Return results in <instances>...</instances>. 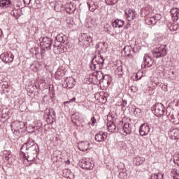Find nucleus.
<instances>
[{
  "instance_id": "obj_2",
  "label": "nucleus",
  "mask_w": 179,
  "mask_h": 179,
  "mask_svg": "<svg viewBox=\"0 0 179 179\" xmlns=\"http://www.w3.org/2000/svg\"><path fill=\"white\" fill-rule=\"evenodd\" d=\"M80 165L84 170H92L94 167V162L90 158H83L80 162Z\"/></svg>"
},
{
  "instance_id": "obj_34",
  "label": "nucleus",
  "mask_w": 179,
  "mask_h": 179,
  "mask_svg": "<svg viewBox=\"0 0 179 179\" xmlns=\"http://www.w3.org/2000/svg\"><path fill=\"white\" fill-rule=\"evenodd\" d=\"M11 16H13L14 17H16V19L19 18V11L17 10H13L10 13Z\"/></svg>"
},
{
  "instance_id": "obj_43",
  "label": "nucleus",
  "mask_w": 179,
  "mask_h": 179,
  "mask_svg": "<svg viewBox=\"0 0 179 179\" xmlns=\"http://www.w3.org/2000/svg\"><path fill=\"white\" fill-rule=\"evenodd\" d=\"M73 101H76V98L73 97V99H70L69 101H65L64 104H66V103H73Z\"/></svg>"
},
{
  "instance_id": "obj_8",
  "label": "nucleus",
  "mask_w": 179,
  "mask_h": 179,
  "mask_svg": "<svg viewBox=\"0 0 179 179\" xmlns=\"http://www.w3.org/2000/svg\"><path fill=\"white\" fill-rule=\"evenodd\" d=\"M122 54L124 55V57H127L129 59H132V58H134V55H135V52L131 46H126L124 48Z\"/></svg>"
},
{
  "instance_id": "obj_41",
  "label": "nucleus",
  "mask_w": 179,
  "mask_h": 179,
  "mask_svg": "<svg viewBox=\"0 0 179 179\" xmlns=\"http://www.w3.org/2000/svg\"><path fill=\"white\" fill-rule=\"evenodd\" d=\"M152 83H154V85H155V86H157V85H159L160 83V82L159 81V78L155 77L152 78Z\"/></svg>"
},
{
  "instance_id": "obj_38",
  "label": "nucleus",
  "mask_w": 179,
  "mask_h": 179,
  "mask_svg": "<svg viewBox=\"0 0 179 179\" xmlns=\"http://www.w3.org/2000/svg\"><path fill=\"white\" fill-rule=\"evenodd\" d=\"M115 73H117V75H122V66H117L115 69Z\"/></svg>"
},
{
  "instance_id": "obj_15",
  "label": "nucleus",
  "mask_w": 179,
  "mask_h": 179,
  "mask_svg": "<svg viewBox=\"0 0 179 179\" xmlns=\"http://www.w3.org/2000/svg\"><path fill=\"white\" fill-rule=\"evenodd\" d=\"M65 9L67 13H73L76 10V4L72 2L66 3L65 5Z\"/></svg>"
},
{
  "instance_id": "obj_22",
  "label": "nucleus",
  "mask_w": 179,
  "mask_h": 179,
  "mask_svg": "<svg viewBox=\"0 0 179 179\" xmlns=\"http://www.w3.org/2000/svg\"><path fill=\"white\" fill-rule=\"evenodd\" d=\"M11 1L10 0H0V8L2 9H6L10 6Z\"/></svg>"
},
{
  "instance_id": "obj_1",
  "label": "nucleus",
  "mask_w": 179,
  "mask_h": 179,
  "mask_svg": "<svg viewBox=\"0 0 179 179\" xmlns=\"http://www.w3.org/2000/svg\"><path fill=\"white\" fill-rule=\"evenodd\" d=\"M104 64V59L103 57L98 55L95 56L92 59V64L90 65L92 69H100V68L103 67V64Z\"/></svg>"
},
{
  "instance_id": "obj_53",
  "label": "nucleus",
  "mask_w": 179,
  "mask_h": 179,
  "mask_svg": "<svg viewBox=\"0 0 179 179\" xmlns=\"http://www.w3.org/2000/svg\"><path fill=\"white\" fill-rule=\"evenodd\" d=\"M94 78L96 79V76H94Z\"/></svg>"
},
{
  "instance_id": "obj_52",
  "label": "nucleus",
  "mask_w": 179,
  "mask_h": 179,
  "mask_svg": "<svg viewBox=\"0 0 179 179\" xmlns=\"http://www.w3.org/2000/svg\"><path fill=\"white\" fill-rule=\"evenodd\" d=\"M2 36V30L0 29V37Z\"/></svg>"
},
{
  "instance_id": "obj_19",
  "label": "nucleus",
  "mask_w": 179,
  "mask_h": 179,
  "mask_svg": "<svg viewBox=\"0 0 179 179\" xmlns=\"http://www.w3.org/2000/svg\"><path fill=\"white\" fill-rule=\"evenodd\" d=\"M169 135L171 139H179V130L177 129H173L171 131H169Z\"/></svg>"
},
{
  "instance_id": "obj_28",
  "label": "nucleus",
  "mask_w": 179,
  "mask_h": 179,
  "mask_svg": "<svg viewBox=\"0 0 179 179\" xmlns=\"http://www.w3.org/2000/svg\"><path fill=\"white\" fill-rule=\"evenodd\" d=\"M27 148L28 150L32 151L33 153H36L37 152V145H36L34 143H33L31 145L30 143H27Z\"/></svg>"
},
{
  "instance_id": "obj_39",
  "label": "nucleus",
  "mask_w": 179,
  "mask_h": 179,
  "mask_svg": "<svg viewBox=\"0 0 179 179\" xmlns=\"http://www.w3.org/2000/svg\"><path fill=\"white\" fill-rule=\"evenodd\" d=\"M152 17H153L154 20H155L156 22H159V21L162 20V15H160V14H156Z\"/></svg>"
},
{
  "instance_id": "obj_12",
  "label": "nucleus",
  "mask_w": 179,
  "mask_h": 179,
  "mask_svg": "<svg viewBox=\"0 0 179 179\" xmlns=\"http://www.w3.org/2000/svg\"><path fill=\"white\" fill-rule=\"evenodd\" d=\"M139 132L141 136L148 135L149 132H150V127L146 124H143L140 126Z\"/></svg>"
},
{
  "instance_id": "obj_45",
  "label": "nucleus",
  "mask_w": 179,
  "mask_h": 179,
  "mask_svg": "<svg viewBox=\"0 0 179 179\" xmlns=\"http://www.w3.org/2000/svg\"><path fill=\"white\" fill-rule=\"evenodd\" d=\"M23 1L25 5H29L30 2H31V0H23Z\"/></svg>"
},
{
  "instance_id": "obj_49",
  "label": "nucleus",
  "mask_w": 179,
  "mask_h": 179,
  "mask_svg": "<svg viewBox=\"0 0 179 179\" xmlns=\"http://www.w3.org/2000/svg\"><path fill=\"white\" fill-rule=\"evenodd\" d=\"M66 25H67V27H69V29H71V28L72 27V23L68 22V23L66 24Z\"/></svg>"
},
{
  "instance_id": "obj_7",
  "label": "nucleus",
  "mask_w": 179,
  "mask_h": 179,
  "mask_svg": "<svg viewBox=\"0 0 179 179\" xmlns=\"http://www.w3.org/2000/svg\"><path fill=\"white\" fill-rule=\"evenodd\" d=\"M15 57L10 52H6L0 55V59L5 64H10V62H13V58Z\"/></svg>"
},
{
  "instance_id": "obj_21",
  "label": "nucleus",
  "mask_w": 179,
  "mask_h": 179,
  "mask_svg": "<svg viewBox=\"0 0 179 179\" xmlns=\"http://www.w3.org/2000/svg\"><path fill=\"white\" fill-rule=\"evenodd\" d=\"M113 27L121 28L124 26V20L116 19L112 22Z\"/></svg>"
},
{
  "instance_id": "obj_6",
  "label": "nucleus",
  "mask_w": 179,
  "mask_h": 179,
  "mask_svg": "<svg viewBox=\"0 0 179 179\" xmlns=\"http://www.w3.org/2000/svg\"><path fill=\"white\" fill-rule=\"evenodd\" d=\"M51 39L48 37H43L41 41V47L44 51L51 50Z\"/></svg>"
},
{
  "instance_id": "obj_29",
  "label": "nucleus",
  "mask_w": 179,
  "mask_h": 179,
  "mask_svg": "<svg viewBox=\"0 0 179 179\" xmlns=\"http://www.w3.org/2000/svg\"><path fill=\"white\" fill-rule=\"evenodd\" d=\"M150 179H164V173H157L151 176Z\"/></svg>"
},
{
  "instance_id": "obj_10",
  "label": "nucleus",
  "mask_w": 179,
  "mask_h": 179,
  "mask_svg": "<svg viewBox=\"0 0 179 179\" xmlns=\"http://www.w3.org/2000/svg\"><path fill=\"white\" fill-rule=\"evenodd\" d=\"M125 15L127 16V20H128V22H131V20H134V19L136 17V16H138L136 12L131 8H127L125 10Z\"/></svg>"
},
{
  "instance_id": "obj_42",
  "label": "nucleus",
  "mask_w": 179,
  "mask_h": 179,
  "mask_svg": "<svg viewBox=\"0 0 179 179\" xmlns=\"http://www.w3.org/2000/svg\"><path fill=\"white\" fill-rule=\"evenodd\" d=\"M178 175V172H177V169H174L171 171V176L173 177V176H177Z\"/></svg>"
},
{
  "instance_id": "obj_48",
  "label": "nucleus",
  "mask_w": 179,
  "mask_h": 179,
  "mask_svg": "<svg viewBox=\"0 0 179 179\" xmlns=\"http://www.w3.org/2000/svg\"><path fill=\"white\" fill-rule=\"evenodd\" d=\"M58 8V5L55 4V10H57V12H59V10H61V8Z\"/></svg>"
},
{
  "instance_id": "obj_4",
  "label": "nucleus",
  "mask_w": 179,
  "mask_h": 179,
  "mask_svg": "<svg viewBox=\"0 0 179 179\" xmlns=\"http://www.w3.org/2000/svg\"><path fill=\"white\" fill-rule=\"evenodd\" d=\"M152 111L157 117H162L164 114V106L161 103H156L152 106Z\"/></svg>"
},
{
  "instance_id": "obj_35",
  "label": "nucleus",
  "mask_w": 179,
  "mask_h": 179,
  "mask_svg": "<svg viewBox=\"0 0 179 179\" xmlns=\"http://www.w3.org/2000/svg\"><path fill=\"white\" fill-rule=\"evenodd\" d=\"M56 40L59 43H62L63 44H65V40L64 39V36H61V35H57L56 36Z\"/></svg>"
},
{
  "instance_id": "obj_9",
  "label": "nucleus",
  "mask_w": 179,
  "mask_h": 179,
  "mask_svg": "<svg viewBox=\"0 0 179 179\" xmlns=\"http://www.w3.org/2000/svg\"><path fill=\"white\" fill-rule=\"evenodd\" d=\"M99 24V19L97 17H89L87 19V24L90 29H94Z\"/></svg>"
},
{
  "instance_id": "obj_37",
  "label": "nucleus",
  "mask_w": 179,
  "mask_h": 179,
  "mask_svg": "<svg viewBox=\"0 0 179 179\" xmlns=\"http://www.w3.org/2000/svg\"><path fill=\"white\" fill-rule=\"evenodd\" d=\"M118 0H106V5H115Z\"/></svg>"
},
{
  "instance_id": "obj_33",
  "label": "nucleus",
  "mask_w": 179,
  "mask_h": 179,
  "mask_svg": "<svg viewBox=\"0 0 179 179\" xmlns=\"http://www.w3.org/2000/svg\"><path fill=\"white\" fill-rule=\"evenodd\" d=\"M153 22H155V18H153V17H148L145 19V23L146 24H148V26L153 24Z\"/></svg>"
},
{
  "instance_id": "obj_55",
  "label": "nucleus",
  "mask_w": 179,
  "mask_h": 179,
  "mask_svg": "<svg viewBox=\"0 0 179 179\" xmlns=\"http://www.w3.org/2000/svg\"><path fill=\"white\" fill-rule=\"evenodd\" d=\"M73 1H78V0H73Z\"/></svg>"
},
{
  "instance_id": "obj_51",
  "label": "nucleus",
  "mask_w": 179,
  "mask_h": 179,
  "mask_svg": "<svg viewBox=\"0 0 179 179\" xmlns=\"http://www.w3.org/2000/svg\"><path fill=\"white\" fill-rule=\"evenodd\" d=\"M176 157V160H178L179 162V155H178Z\"/></svg>"
},
{
  "instance_id": "obj_26",
  "label": "nucleus",
  "mask_w": 179,
  "mask_h": 179,
  "mask_svg": "<svg viewBox=\"0 0 179 179\" xmlns=\"http://www.w3.org/2000/svg\"><path fill=\"white\" fill-rule=\"evenodd\" d=\"M171 13L172 15V17L173 20H178L179 17V10L177 8H172L171 10Z\"/></svg>"
},
{
  "instance_id": "obj_50",
  "label": "nucleus",
  "mask_w": 179,
  "mask_h": 179,
  "mask_svg": "<svg viewBox=\"0 0 179 179\" xmlns=\"http://www.w3.org/2000/svg\"><path fill=\"white\" fill-rule=\"evenodd\" d=\"M173 179H179V175L173 176Z\"/></svg>"
},
{
  "instance_id": "obj_25",
  "label": "nucleus",
  "mask_w": 179,
  "mask_h": 179,
  "mask_svg": "<svg viewBox=\"0 0 179 179\" xmlns=\"http://www.w3.org/2000/svg\"><path fill=\"white\" fill-rule=\"evenodd\" d=\"M143 162H145V158L142 157H136L133 159V164H134L135 166H139L143 164Z\"/></svg>"
},
{
  "instance_id": "obj_16",
  "label": "nucleus",
  "mask_w": 179,
  "mask_h": 179,
  "mask_svg": "<svg viewBox=\"0 0 179 179\" xmlns=\"http://www.w3.org/2000/svg\"><path fill=\"white\" fill-rule=\"evenodd\" d=\"M66 87L72 89L75 86V79L72 77H69L65 80Z\"/></svg>"
},
{
  "instance_id": "obj_47",
  "label": "nucleus",
  "mask_w": 179,
  "mask_h": 179,
  "mask_svg": "<svg viewBox=\"0 0 179 179\" xmlns=\"http://www.w3.org/2000/svg\"><path fill=\"white\" fill-rule=\"evenodd\" d=\"M100 51H106V45H103V46H101Z\"/></svg>"
},
{
  "instance_id": "obj_5",
  "label": "nucleus",
  "mask_w": 179,
  "mask_h": 179,
  "mask_svg": "<svg viewBox=\"0 0 179 179\" xmlns=\"http://www.w3.org/2000/svg\"><path fill=\"white\" fill-rule=\"evenodd\" d=\"M166 54L167 52L166 50V46L164 45H162L152 51V55L155 58H162V57H165Z\"/></svg>"
},
{
  "instance_id": "obj_40",
  "label": "nucleus",
  "mask_w": 179,
  "mask_h": 179,
  "mask_svg": "<svg viewBox=\"0 0 179 179\" xmlns=\"http://www.w3.org/2000/svg\"><path fill=\"white\" fill-rule=\"evenodd\" d=\"M103 45H106V43L100 42V43H97L96 45V50H101V47H103Z\"/></svg>"
},
{
  "instance_id": "obj_3",
  "label": "nucleus",
  "mask_w": 179,
  "mask_h": 179,
  "mask_svg": "<svg viewBox=\"0 0 179 179\" xmlns=\"http://www.w3.org/2000/svg\"><path fill=\"white\" fill-rule=\"evenodd\" d=\"M45 117L47 118V121L49 124H52V122H55L57 113H55V111L52 108L46 109L45 112Z\"/></svg>"
},
{
  "instance_id": "obj_18",
  "label": "nucleus",
  "mask_w": 179,
  "mask_h": 179,
  "mask_svg": "<svg viewBox=\"0 0 179 179\" xmlns=\"http://www.w3.org/2000/svg\"><path fill=\"white\" fill-rule=\"evenodd\" d=\"M87 5L90 12H94V10H96V9L99 8V6H97V4H96V3H94V1L92 0H89L88 1H87Z\"/></svg>"
},
{
  "instance_id": "obj_14",
  "label": "nucleus",
  "mask_w": 179,
  "mask_h": 179,
  "mask_svg": "<svg viewBox=\"0 0 179 179\" xmlns=\"http://www.w3.org/2000/svg\"><path fill=\"white\" fill-rule=\"evenodd\" d=\"M80 40L85 43V44H89V43H92L93 41V38L89 34H82Z\"/></svg>"
},
{
  "instance_id": "obj_32",
  "label": "nucleus",
  "mask_w": 179,
  "mask_h": 179,
  "mask_svg": "<svg viewBox=\"0 0 179 179\" xmlns=\"http://www.w3.org/2000/svg\"><path fill=\"white\" fill-rule=\"evenodd\" d=\"M134 114L136 117H142V110L139 108H136Z\"/></svg>"
},
{
  "instance_id": "obj_24",
  "label": "nucleus",
  "mask_w": 179,
  "mask_h": 179,
  "mask_svg": "<svg viewBox=\"0 0 179 179\" xmlns=\"http://www.w3.org/2000/svg\"><path fill=\"white\" fill-rule=\"evenodd\" d=\"M117 127L115 126V124H114V122L110 121L107 123V130L108 132H114L115 131Z\"/></svg>"
},
{
  "instance_id": "obj_46",
  "label": "nucleus",
  "mask_w": 179,
  "mask_h": 179,
  "mask_svg": "<svg viewBox=\"0 0 179 179\" xmlns=\"http://www.w3.org/2000/svg\"><path fill=\"white\" fill-rule=\"evenodd\" d=\"M61 76V72L57 71L55 73V78H59Z\"/></svg>"
},
{
  "instance_id": "obj_13",
  "label": "nucleus",
  "mask_w": 179,
  "mask_h": 179,
  "mask_svg": "<svg viewBox=\"0 0 179 179\" xmlns=\"http://www.w3.org/2000/svg\"><path fill=\"white\" fill-rule=\"evenodd\" d=\"M107 133L104 131H99L95 135V141L96 142H104L107 139Z\"/></svg>"
},
{
  "instance_id": "obj_36",
  "label": "nucleus",
  "mask_w": 179,
  "mask_h": 179,
  "mask_svg": "<svg viewBox=\"0 0 179 179\" xmlns=\"http://www.w3.org/2000/svg\"><path fill=\"white\" fill-rule=\"evenodd\" d=\"M106 78H108V76H103L102 78L99 80V83H107V86H108V81L106 80Z\"/></svg>"
},
{
  "instance_id": "obj_17",
  "label": "nucleus",
  "mask_w": 179,
  "mask_h": 179,
  "mask_svg": "<svg viewBox=\"0 0 179 179\" xmlns=\"http://www.w3.org/2000/svg\"><path fill=\"white\" fill-rule=\"evenodd\" d=\"M152 13V6H146L145 8L141 9V15L143 17H146V16H150Z\"/></svg>"
},
{
  "instance_id": "obj_27",
  "label": "nucleus",
  "mask_w": 179,
  "mask_h": 179,
  "mask_svg": "<svg viewBox=\"0 0 179 179\" xmlns=\"http://www.w3.org/2000/svg\"><path fill=\"white\" fill-rule=\"evenodd\" d=\"M132 131V127H131V124L129 123H125L123 126V131L126 135H128V134H131Z\"/></svg>"
},
{
  "instance_id": "obj_31",
  "label": "nucleus",
  "mask_w": 179,
  "mask_h": 179,
  "mask_svg": "<svg viewBox=\"0 0 179 179\" xmlns=\"http://www.w3.org/2000/svg\"><path fill=\"white\" fill-rule=\"evenodd\" d=\"M143 61L145 64H148V66H152V64H153V61L150 59V57L148 55H145L143 57Z\"/></svg>"
},
{
  "instance_id": "obj_30",
  "label": "nucleus",
  "mask_w": 179,
  "mask_h": 179,
  "mask_svg": "<svg viewBox=\"0 0 179 179\" xmlns=\"http://www.w3.org/2000/svg\"><path fill=\"white\" fill-rule=\"evenodd\" d=\"M53 51L55 54L59 55L62 52V46L61 45H54Z\"/></svg>"
},
{
  "instance_id": "obj_44",
  "label": "nucleus",
  "mask_w": 179,
  "mask_h": 179,
  "mask_svg": "<svg viewBox=\"0 0 179 179\" xmlns=\"http://www.w3.org/2000/svg\"><path fill=\"white\" fill-rule=\"evenodd\" d=\"M91 121L92 122V125H94L96 124V117H93L91 118Z\"/></svg>"
},
{
  "instance_id": "obj_23",
  "label": "nucleus",
  "mask_w": 179,
  "mask_h": 179,
  "mask_svg": "<svg viewBox=\"0 0 179 179\" xmlns=\"http://www.w3.org/2000/svg\"><path fill=\"white\" fill-rule=\"evenodd\" d=\"M64 176L67 179H74L75 175L72 171H71V169H66L64 171Z\"/></svg>"
},
{
  "instance_id": "obj_11",
  "label": "nucleus",
  "mask_w": 179,
  "mask_h": 179,
  "mask_svg": "<svg viewBox=\"0 0 179 179\" xmlns=\"http://www.w3.org/2000/svg\"><path fill=\"white\" fill-rule=\"evenodd\" d=\"M78 148L81 152H87L89 149H92V147H90V143H89V141H81L78 143Z\"/></svg>"
},
{
  "instance_id": "obj_54",
  "label": "nucleus",
  "mask_w": 179,
  "mask_h": 179,
  "mask_svg": "<svg viewBox=\"0 0 179 179\" xmlns=\"http://www.w3.org/2000/svg\"><path fill=\"white\" fill-rule=\"evenodd\" d=\"M155 23H157V22H155Z\"/></svg>"
},
{
  "instance_id": "obj_20",
  "label": "nucleus",
  "mask_w": 179,
  "mask_h": 179,
  "mask_svg": "<svg viewBox=\"0 0 179 179\" xmlns=\"http://www.w3.org/2000/svg\"><path fill=\"white\" fill-rule=\"evenodd\" d=\"M3 157L5 160L8 162L9 163H12L13 162V159H12V152L9 150H4L3 152Z\"/></svg>"
}]
</instances>
